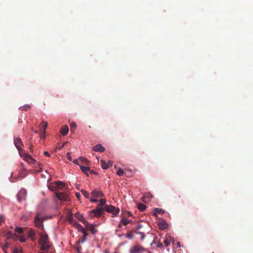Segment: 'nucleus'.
<instances>
[{
	"label": "nucleus",
	"instance_id": "nucleus-11",
	"mask_svg": "<svg viewBox=\"0 0 253 253\" xmlns=\"http://www.w3.org/2000/svg\"><path fill=\"white\" fill-rule=\"evenodd\" d=\"M48 126V124L47 122L42 121L40 125V131L41 132H42L43 133H46V128Z\"/></svg>",
	"mask_w": 253,
	"mask_h": 253
},
{
	"label": "nucleus",
	"instance_id": "nucleus-38",
	"mask_svg": "<svg viewBox=\"0 0 253 253\" xmlns=\"http://www.w3.org/2000/svg\"><path fill=\"white\" fill-rule=\"evenodd\" d=\"M66 156H67V158L70 160V161H72V157H71V155L70 153V152H67L66 153Z\"/></svg>",
	"mask_w": 253,
	"mask_h": 253
},
{
	"label": "nucleus",
	"instance_id": "nucleus-31",
	"mask_svg": "<svg viewBox=\"0 0 253 253\" xmlns=\"http://www.w3.org/2000/svg\"><path fill=\"white\" fill-rule=\"evenodd\" d=\"M126 237L128 239H132L133 238V234L131 232V231L128 232L126 234Z\"/></svg>",
	"mask_w": 253,
	"mask_h": 253
},
{
	"label": "nucleus",
	"instance_id": "nucleus-41",
	"mask_svg": "<svg viewBox=\"0 0 253 253\" xmlns=\"http://www.w3.org/2000/svg\"><path fill=\"white\" fill-rule=\"evenodd\" d=\"M82 223H84L85 225H89L88 221L84 219V217L82 219Z\"/></svg>",
	"mask_w": 253,
	"mask_h": 253
},
{
	"label": "nucleus",
	"instance_id": "nucleus-42",
	"mask_svg": "<svg viewBox=\"0 0 253 253\" xmlns=\"http://www.w3.org/2000/svg\"><path fill=\"white\" fill-rule=\"evenodd\" d=\"M29 149H30V150L31 152L33 151V150H34V144L31 143L30 145Z\"/></svg>",
	"mask_w": 253,
	"mask_h": 253
},
{
	"label": "nucleus",
	"instance_id": "nucleus-37",
	"mask_svg": "<svg viewBox=\"0 0 253 253\" xmlns=\"http://www.w3.org/2000/svg\"><path fill=\"white\" fill-rule=\"evenodd\" d=\"M5 218L4 216L0 215V225H1L4 222Z\"/></svg>",
	"mask_w": 253,
	"mask_h": 253
},
{
	"label": "nucleus",
	"instance_id": "nucleus-59",
	"mask_svg": "<svg viewBox=\"0 0 253 253\" xmlns=\"http://www.w3.org/2000/svg\"><path fill=\"white\" fill-rule=\"evenodd\" d=\"M212 253H214L213 252Z\"/></svg>",
	"mask_w": 253,
	"mask_h": 253
},
{
	"label": "nucleus",
	"instance_id": "nucleus-9",
	"mask_svg": "<svg viewBox=\"0 0 253 253\" xmlns=\"http://www.w3.org/2000/svg\"><path fill=\"white\" fill-rule=\"evenodd\" d=\"M153 195L150 192H145L143 196V201L145 203H148L153 198Z\"/></svg>",
	"mask_w": 253,
	"mask_h": 253
},
{
	"label": "nucleus",
	"instance_id": "nucleus-8",
	"mask_svg": "<svg viewBox=\"0 0 253 253\" xmlns=\"http://www.w3.org/2000/svg\"><path fill=\"white\" fill-rule=\"evenodd\" d=\"M14 143L18 151H19V148H20V146H24V143L20 137H14Z\"/></svg>",
	"mask_w": 253,
	"mask_h": 253
},
{
	"label": "nucleus",
	"instance_id": "nucleus-3",
	"mask_svg": "<svg viewBox=\"0 0 253 253\" xmlns=\"http://www.w3.org/2000/svg\"><path fill=\"white\" fill-rule=\"evenodd\" d=\"M56 196L60 201H65V202H69L71 201L68 194L65 192H56Z\"/></svg>",
	"mask_w": 253,
	"mask_h": 253
},
{
	"label": "nucleus",
	"instance_id": "nucleus-58",
	"mask_svg": "<svg viewBox=\"0 0 253 253\" xmlns=\"http://www.w3.org/2000/svg\"><path fill=\"white\" fill-rule=\"evenodd\" d=\"M32 140V138H30V139L29 140V141H31Z\"/></svg>",
	"mask_w": 253,
	"mask_h": 253
},
{
	"label": "nucleus",
	"instance_id": "nucleus-28",
	"mask_svg": "<svg viewBox=\"0 0 253 253\" xmlns=\"http://www.w3.org/2000/svg\"><path fill=\"white\" fill-rule=\"evenodd\" d=\"M31 108V106H30V105L27 104L24 105L23 106H21V107H20V109H21V110H25V111H26V110L30 109Z\"/></svg>",
	"mask_w": 253,
	"mask_h": 253
},
{
	"label": "nucleus",
	"instance_id": "nucleus-4",
	"mask_svg": "<svg viewBox=\"0 0 253 253\" xmlns=\"http://www.w3.org/2000/svg\"><path fill=\"white\" fill-rule=\"evenodd\" d=\"M145 249L142 246L136 244L129 250L130 253H143Z\"/></svg>",
	"mask_w": 253,
	"mask_h": 253
},
{
	"label": "nucleus",
	"instance_id": "nucleus-55",
	"mask_svg": "<svg viewBox=\"0 0 253 253\" xmlns=\"http://www.w3.org/2000/svg\"><path fill=\"white\" fill-rule=\"evenodd\" d=\"M48 253L47 252H39V253Z\"/></svg>",
	"mask_w": 253,
	"mask_h": 253
},
{
	"label": "nucleus",
	"instance_id": "nucleus-53",
	"mask_svg": "<svg viewBox=\"0 0 253 253\" xmlns=\"http://www.w3.org/2000/svg\"><path fill=\"white\" fill-rule=\"evenodd\" d=\"M122 223H121V221L120 222V223H119V224L118 225V227H122Z\"/></svg>",
	"mask_w": 253,
	"mask_h": 253
},
{
	"label": "nucleus",
	"instance_id": "nucleus-20",
	"mask_svg": "<svg viewBox=\"0 0 253 253\" xmlns=\"http://www.w3.org/2000/svg\"><path fill=\"white\" fill-rule=\"evenodd\" d=\"M55 185L57 189H62L63 187H66L65 183H63V182L61 181L55 182Z\"/></svg>",
	"mask_w": 253,
	"mask_h": 253
},
{
	"label": "nucleus",
	"instance_id": "nucleus-30",
	"mask_svg": "<svg viewBox=\"0 0 253 253\" xmlns=\"http://www.w3.org/2000/svg\"><path fill=\"white\" fill-rule=\"evenodd\" d=\"M89 230L91 231L92 234H95L97 232V230L95 229L94 225H91L89 228Z\"/></svg>",
	"mask_w": 253,
	"mask_h": 253
},
{
	"label": "nucleus",
	"instance_id": "nucleus-25",
	"mask_svg": "<svg viewBox=\"0 0 253 253\" xmlns=\"http://www.w3.org/2000/svg\"><path fill=\"white\" fill-rule=\"evenodd\" d=\"M131 220L126 219V218H123L121 220V223H123V224L124 225H127L128 223H131Z\"/></svg>",
	"mask_w": 253,
	"mask_h": 253
},
{
	"label": "nucleus",
	"instance_id": "nucleus-48",
	"mask_svg": "<svg viewBox=\"0 0 253 253\" xmlns=\"http://www.w3.org/2000/svg\"><path fill=\"white\" fill-rule=\"evenodd\" d=\"M76 195L77 197L79 199V198L81 196V194H80L79 192H76Z\"/></svg>",
	"mask_w": 253,
	"mask_h": 253
},
{
	"label": "nucleus",
	"instance_id": "nucleus-26",
	"mask_svg": "<svg viewBox=\"0 0 253 253\" xmlns=\"http://www.w3.org/2000/svg\"><path fill=\"white\" fill-rule=\"evenodd\" d=\"M81 192L82 194H83V195L84 196V197L85 198H89L90 195H89V192H87V191L84 190V189H82L81 190Z\"/></svg>",
	"mask_w": 253,
	"mask_h": 253
},
{
	"label": "nucleus",
	"instance_id": "nucleus-29",
	"mask_svg": "<svg viewBox=\"0 0 253 253\" xmlns=\"http://www.w3.org/2000/svg\"><path fill=\"white\" fill-rule=\"evenodd\" d=\"M75 216L76 218H77L79 220H80L81 221H82V219L83 218V216L82 214H80L79 212H77L75 213Z\"/></svg>",
	"mask_w": 253,
	"mask_h": 253
},
{
	"label": "nucleus",
	"instance_id": "nucleus-35",
	"mask_svg": "<svg viewBox=\"0 0 253 253\" xmlns=\"http://www.w3.org/2000/svg\"><path fill=\"white\" fill-rule=\"evenodd\" d=\"M124 173V171L122 169H119L117 170V173L118 175H123Z\"/></svg>",
	"mask_w": 253,
	"mask_h": 253
},
{
	"label": "nucleus",
	"instance_id": "nucleus-52",
	"mask_svg": "<svg viewBox=\"0 0 253 253\" xmlns=\"http://www.w3.org/2000/svg\"><path fill=\"white\" fill-rule=\"evenodd\" d=\"M127 214L128 216H132V214H131L130 211H127Z\"/></svg>",
	"mask_w": 253,
	"mask_h": 253
},
{
	"label": "nucleus",
	"instance_id": "nucleus-1",
	"mask_svg": "<svg viewBox=\"0 0 253 253\" xmlns=\"http://www.w3.org/2000/svg\"><path fill=\"white\" fill-rule=\"evenodd\" d=\"M99 202V204L98 205L95 209L89 211L88 216L89 218H93L94 216L100 217L103 214L104 209L102 206L106 203V199H101L100 200Z\"/></svg>",
	"mask_w": 253,
	"mask_h": 253
},
{
	"label": "nucleus",
	"instance_id": "nucleus-19",
	"mask_svg": "<svg viewBox=\"0 0 253 253\" xmlns=\"http://www.w3.org/2000/svg\"><path fill=\"white\" fill-rule=\"evenodd\" d=\"M154 215L155 216H157V214H163V213H165V211L164 210L162 209H158V208H156L155 209H154Z\"/></svg>",
	"mask_w": 253,
	"mask_h": 253
},
{
	"label": "nucleus",
	"instance_id": "nucleus-56",
	"mask_svg": "<svg viewBox=\"0 0 253 253\" xmlns=\"http://www.w3.org/2000/svg\"><path fill=\"white\" fill-rule=\"evenodd\" d=\"M177 245H178V246H180V243H179V242H178V243H177Z\"/></svg>",
	"mask_w": 253,
	"mask_h": 253
},
{
	"label": "nucleus",
	"instance_id": "nucleus-16",
	"mask_svg": "<svg viewBox=\"0 0 253 253\" xmlns=\"http://www.w3.org/2000/svg\"><path fill=\"white\" fill-rule=\"evenodd\" d=\"M83 233L84 234V236L82 237H80L79 240V242L84 243V241L86 240V237L88 235V234L86 232V230L84 229V231H82Z\"/></svg>",
	"mask_w": 253,
	"mask_h": 253
},
{
	"label": "nucleus",
	"instance_id": "nucleus-49",
	"mask_svg": "<svg viewBox=\"0 0 253 253\" xmlns=\"http://www.w3.org/2000/svg\"><path fill=\"white\" fill-rule=\"evenodd\" d=\"M73 163L76 164V165H79V161L78 159L74 160Z\"/></svg>",
	"mask_w": 253,
	"mask_h": 253
},
{
	"label": "nucleus",
	"instance_id": "nucleus-6",
	"mask_svg": "<svg viewBox=\"0 0 253 253\" xmlns=\"http://www.w3.org/2000/svg\"><path fill=\"white\" fill-rule=\"evenodd\" d=\"M27 192L25 189H21L17 195V198L20 202L25 200Z\"/></svg>",
	"mask_w": 253,
	"mask_h": 253
},
{
	"label": "nucleus",
	"instance_id": "nucleus-36",
	"mask_svg": "<svg viewBox=\"0 0 253 253\" xmlns=\"http://www.w3.org/2000/svg\"><path fill=\"white\" fill-rule=\"evenodd\" d=\"M16 231L18 233L21 234L23 232V230L22 228H19V227H17L16 228Z\"/></svg>",
	"mask_w": 253,
	"mask_h": 253
},
{
	"label": "nucleus",
	"instance_id": "nucleus-57",
	"mask_svg": "<svg viewBox=\"0 0 253 253\" xmlns=\"http://www.w3.org/2000/svg\"><path fill=\"white\" fill-rule=\"evenodd\" d=\"M77 250L78 251H79V247H77Z\"/></svg>",
	"mask_w": 253,
	"mask_h": 253
},
{
	"label": "nucleus",
	"instance_id": "nucleus-15",
	"mask_svg": "<svg viewBox=\"0 0 253 253\" xmlns=\"http://www.w3.org/2000/svg\"><path fill=\"white\" fill-rule=\"evenodd\" d=\"M25 160L29 163H36V162L35 159H34V158H33L31 156L28 154H26Z\"/></svg>",
	"mask_w": 253,
	"mask_h": 253
},
{
	"label": "nucleus",
	"instance_id": "nucleus-47",
	"mask_svg": "<svg viewBox=\"0 0 253 253\" xmlns=\"http://www.w3.org/2000/svg\"><path fill=\"white\" fill-rule=\"evenodd\" d=\"M138 233L141 234L142 239H144L145 237V235H144V234L143 233Z\"/></svg>",
	"mask_w": 253,
	"mask_h": 253
},
{
	"label": "nucleus",
	"instance_id": "nucleus-22",
	"mask_svg": "<svg viewBox=\"0 0 253 253\" xmlns=\"http://www.w3.org/2000/svg\"><path fill=\"white\" fill-rule=\"evenodd\" d=\"M74 227H75V228L77 229L79 231H80L81 232H82V231H84V228H83L82 225L80 224V223L77 222V221H75V223L74 224Z\"/></svg>",
	"mask_w": 253,
	"mask_h": 253
},
{
	"label": "nucleus",
	"instance_id": "nucleus-7",
	"mask_svg": "<svg viewBox=\"0 0 253 253\" xmlns=\"http://www.w3.org/2000/svg\"><path fill=\"white\" fill-rule=\"evenodd\" d=\"M43 219L42 218L40 217L39 214H37V215L35 217V223L36 227L39 228L43 229V225L42 223Z\"/></svg>",
	"mask_w": 253,
	"mask_h": 253
},
{
	"label": "nucleus",
	"instance_id": "nucleus-21",
	"mask_svg": "<svg viewBox=\"0 0 253 253\" xmlns=\"http://www.w3.org/2000/svg\"><path fill=\"white\" fill-rule=\"evenodd\" d=\"M18 153L19 155L25 160L27 153L25 152L24 149H22L21 147H20V148H18Z\"/></svg>",
	"mask_w": 253,
	"mask_h": 253
},
{
	"label": "nucleus",
	"instance_id": "nucleus-43",
	"mask_svg": "<svg viewBox=\"0 0 253 253\" xmlns=\"http://www.w3.org/2000/svg\"><path fill=\"white\" fill-rule=\"evenodd\" d=\"M90 201H91V202H97V200L95 198L93 197L90 199Z\"/></svg>",
	"mask_w": 253,
	"mask_h": 253
},
{
	"label": "nucleus",
	"instance_id": "nucleus-18",
	"mask_svg": "<svg viewBox=\"0 0 253 253\" xmlns=\"http://www.w3.org/2000/svg\"><path fill=\"white\" fill-rule=\"evenodd\" d=\"M28 235L29 237L32 239V240H35L36 239V234L35 230L33 229H30L28 230Z\"/></svg>",
	"mask_w": 253,
	"mask_h": 253
},
{
	"label": "nucleus",
	"instance_id": "nucleus-10",
	"mask_svg": "<svg viewBox=\"0 0 253 253\" xmlns=\"http://www.w3.org/2000/svg\"><path fill=\"white\" fill-rule=\"evenodd\" d=\"M91 195L94 198L102 197L103 193L101 191L94 190L91 192Z\"/></svg>",
	"mask_w": 253,
	"mask_h": 253
},
{
	"label": "nucleus",
	"instance_id": "nucleus-33",
	"mask_svg": "<svg viewBox=\"0 0 253 253\" xmlns=\"http://www.w3.org/2000/svg\"><path fill=\"white\" fill-rule=\"evenodd\" d=\"M70 127H71V130H73V129H75V128H76V127H77V125H76V123H74V122H73L72 123H71L70 124Z\"/></svg>",
	"mask_w": 253,
	"mask_h": 253
},
{
	"label": "nucleus",
	"instance_id": "nucleus-44",
	"mask_svg": "<svg viewBox=\"0 0 253 253\" xmlns=\"http://www.w3.org/2000/svg\"><path fill=\"white\" fill-rule=\"evenodd\" d=\"M20 241L21 242H25L26 239L24 237H21L20 238Z\"/></svg>",
	"mask_w": 253,
	"mask_h": 253
},
{
	"label": "nucleus",
	"instance_id": "nucleus-46",
	"mask_svg": "<svg viewBox=\"0 0 253 253\" xmlns=\"http://www.w3.org/2000/svg\"><path fill=\"white\" fill-rule=\"evenodd\" d=\"M44 154L45 156H50V154H49V153L48 152V151H44Z\"/></svg>",
	"mask_w": 253,
	"mask_h": 253
},
{
	"label": "nucleus",
	"instance_id": "nucleus-14",
	"mask_svg": "<svg viewBox=\"0 0 253 253\" xmlns=\"http://www.w3.org/2000/svg\"><path fill=\"white\" fill-rule=\"evenodd\" d=\"M67 219L70 223H71L73 226H74V223H76V221L73 217V214L70 211L67 215Z\"/></svg>",
	"mask_w": 253,
	"mask_h": 253
},
{
	"label": "nucleus",
	"instance_id": "nucleus-12",
	"mask_svg": "<svg viewBox=\"0 0 253 253\" xmlns=\"http://www.w3.org/2000/svg\"><path fill=\"white\" fill-rule=\"evenodd\" d=\"M105 147H103L101 144H96L93 147V150L94 151L103 152L105 151Z\"/></svg>",
	"mask_w": 253,
	"mask_h": 253
},
{
	"label": "nucleus",
	"instance_id": "nucleus-34",
	"mask_svg": "<svg viewBox=\"0 0 253 253\" xmlns=\"http://www.w3.org/2000/svg\"><path fill=\"white\" fill-rule=\"evenodd\" d=\"M79 158L81 160V161L82 162V163H86V164H88V161L86 159V158H85L84 157H80Z\"/></svg>",
	"mask_w": 253,
	"mask_h": 253
},
{
	"label": "nucleus",
	"instance_id": "nucleus-2",
	"mask_svg": "<svg viewBox=\"0 0 253 253\" xmlns=\"http://www.w3.org/2000/svg\"><path fill=\"white\" fill-rule=\"evenodd\" d=\"M39 244L41 246L42 251H47L51 247V244L49 242L48 237L47 234H43L41 235Z\"/></svg>",
	"mask_w": 253,
	"mask_h": 253
},
{
	"label": "nucleus",
	"instance_id": "nucleus-39",
	"mask_svg": "<svg viewBox=\"0 0 253 253\" xmlns=\"http://www.w3.org/2000/svg\"><path fill=\"white\" fill-rule=\"evenodd\" d=\"M38 165L40 168V169L39 170V172L40 171H42V164H41V163H38Z\"/></svg>",
	"mask_w": 253,
	"mask_h": 253
},
{
	"label": "nucleus",
	"instance_id": "nucleus-5",
	"mask_svg": "<svg viewBox=\"0 0 253 253\" xmlns=\"http://www.w3.org/2000/svg\"><path fill=\"white\" fill-rule=\"evenodd\" d=\"M104 209L108 212H111L115 215H117L119 213L120 210L119 209H116L115 206L112 205H105Z\"/></svg>",
	"mask_w": 253,
	"mask_h": 253
},
{
	"label": "nucleus",
	"instance_id": "nucleus-50",
	"mask_svg": "<svg viewBox=\"0 0 253 253\" xmlns=\"http://www.w3.org/2000/svg\"><path fill=\"white\" fill-rule=\"evenodd\" d=\"M89 172H90V173H91L92 174H96V171H94V170H90L89 169Z\"/></svg>",
	"mask_w": 253,
	"mask_h": 253
},
{
	"label": "nucleus",
	"instance_id": "nucleus-54",
	"mask_svg": "<svg viewBox=\"0 0 253 253\" xmlns=\"http://www.w3.org/2000/svg\"><path fill=\"white\" fill-rule=\"evenodd\" d=\"M105 253H109V252H108V251H105Z\"/></svg>",
	"mask_w": 253,
	"mask_h": 253
},
{
	"label": "nucleus",
	"instance_id": "nucleus-13",
	"mask_svg": "<svg viewBox=\"0 0 253 253\" xmlns=\"http://www.w3.org/2000/svg\"><path fill=\"white\" fill-rule=\"evenodd\" d=\"M69 132V128L67 125H64L60 129V132L62 135H66Z\"/></svg>",
	"mask_w": 253,
	"mask_h": 253
},
{
	"label": "nucleus",
	"instance_id": "nucleus-45",
	"mask_svg": "<svg viewBox=\"0 0 253 253\" xmlns=\"http://www.w3.org/2000/svg\"><path fill=\"white\" fill-rule=\"evenodd\" d=\"M41 138H42V139H45V135L42 132H41Z\"/></svg>",
	"mask_w": 253,
	"mask_h": 253
},
{
	"label": "nucleus",
	"instance_id": "nucleus-24",
	"mask_svg": "<svg viewBox=\"0 0 253 253\" xmlns=\"http://www.w3.org/2000/svg\"><path fill=\"white\" fill-rule=\"evenodd\" d=\"M101 163L102 168H103V169H107L108 168V165L106 161H104V160H101Z\"/></svg>",
	"mask_w": 253,
	"mask_h": 253
},
{
	"label": "nucleus",
	"instance_id": "nucleus-27",
	"mask_svg": "<svg viewBox=\"0 0 253 253\" xmlns=\"http://www.w3.org/2000/svg\"><path fill=\"white\" fill-rule=\"evenodd\" d=\"M5 236L7 237V239H9V238H12L13 237H15V235H12V233L10 230H8V231L6 232L5 233Z\"/></svg>",
	"mask_w": 253,
	"mask_h": 253
},
{
	"label": "nucleus",
	"instance_id": "nucleus-51",
	"mask_svg": "<svg viewBox=\"0 0 253 253\" xmlns=\"http://www.w3.org/2000/svg\"><path fill=\"white\" fill-rule=\"evenodd\" d=\"M112 164H113L112 161H109L108 163H107V164L108 165V167L110 166V165H112Z\"/></svg>",
	"mask_w": 253,
	"mask_h": 253
},
{
	"label": "nucleus",
	"instance_id": "nucleus-40",
	"mask_svg": "<svg viewBox=\"0 0 253 253\" xmlns=\"http://www.w3.org/2000/svg\"><path fill=\"white\" fill-rule=\"evenodd\" d=\"M64 144H57L56 146V148L59 149H61L63 147Z\"/></svg>",
	"mask_w": 253,
	"mask_h": 253
},
{
	"label": "nucleus",
	"instance_id": "nucleus-23",
	"mask_svg": "<svg viewBox=\"0 0 253 253\" xmlns=\"http://www.w3.org/2000/svg\"><path fill=\"white\" fill-rule=\"evenodd\" d=\"M137 208L140 211H144V210L146 209V206L145 205L142 204V203H139L137 205Z\"/></svg>",
	"mask_w": 253,
	"mask_h": 253
},
{
	"label": "nucleus",
	"instance_id": "nucleus-32",
	"mask_svg": "<svg viewBox=\"0 0 253 253\" xmlns=\"http://www.w3.org/2000/svg\"><path fill=\"white\" fill-rule=\"evenodd\" d=\"M164 242L165 246L167 247H168V246H169V245H170V240L168 239V237H167L166 239L164 240Z\"/></svg>",
	"mask_w": 253,
	"mask_h": 253
},
{
	"label": "nucleus",
	"instance_id": "nucleus-17",
	"mask_svg": "<svg viewBox=\"0 0 253 253\" xmlns=\"http://www.w3.org/2000/svg\"><path fill=\"white\" fill-rule=\"evenodd\" d=\"M80 169L85 175H89V173H88V171L90 170V168H89V167L81 166H80Z\"/></svg>",
	"mask_w": 253,
	"mask_h": 253
}]
</instances>
